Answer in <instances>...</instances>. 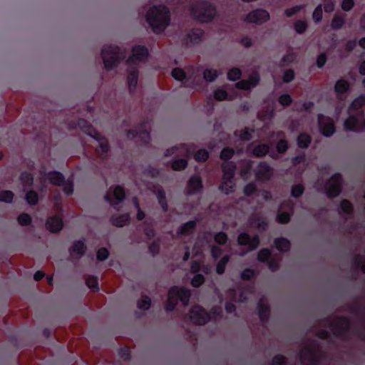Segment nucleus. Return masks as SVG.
<instances>
[{
  "label": "nucleus",
  "mask_w": 365,
  "mask_h": 365,
  "mask_svg": "<svg viewBox=\"0 0 365 365\" xmlns=\"http://www.w3.org/2000/svg\"><path fill=\"white\" fill-rule=\"evenodd\" d=\"M124 197L125 192L123 188L117 185L113 188H110L105 197L111 205L118 209L117 205L123 200Z\"/></svg>",
  "instance_id": "4468645a"
},
{
  "label": "nucleus",
  "mask_w": 365,
  "mask_h": 365,
  "mask_svg": "<svg viewBox=\"0 0 365 365\" xmlns=\"http://www.w3.org/2000/svg\"><path fill=\"white\" fill-rule=\"evenodd\" d=\"M235 165L232 162H225L222 164V182L220 186V190L225 194H229L234 190L235 182L233 181Z\"/></svg>",
  "instance_id": "6e6552de"
},
{
  "label": "nucleus",
  "mask_w": 365,
  "mask_h": 365,
  "mask_svg": "<svg viewBox=\"0 0 365 365\" xmlns=\"http://www.w3.org/2000/svg\"><path fill=\"white\" fill-rule=\"evenodd\" d=\"M138 71L137 67H128V85L130 92L135 90L138 83Z\"/></svg>",
  "instance_id": "5701e85b"
},
{
  "label": "nucleus",
  "mask_w": 365,
  "mask_h": 365,
  "mask_svg": "<svg viewBox=\"0 0 365 365\" xmlns=\"http://www.w3.org/2000/svg\"><path fill=\"white\" fill-rule=\"evenodd\" d=\"M355 5L354 0H342L341 8L343 11L347 12L351 11Z\"/></svg>",
  "instance_id": "13d9d810"
},
{
  "label": "nucleus",
  "mask_w": 365,
  "mask_h": 365,
  "mask_svg": "<svg viewBox=\"0 0 365 365\" xmlns=\"http://www.w3.org/2000/svg\"><path fill=\"white\" fill-rule=\"evenodd\" d=\"M190 297V291L183 287H173L168 292V299L166 304V309L172 311L175 309L178 300L184 305H187Z\"/></svg>",
  "instance_id": "423d86ee"
},
{
  "label": "nucleus",
  "mask_w": 365,
  "mask_h": 365,
  "mask_svg": "<svg viewBox=\"0 0 365 365\" xmlns=\"http://www.w3.org/2000/svg\"><path fill=\"white\" fill-rule=\"evenodd\" d=\"M172 76L177 81H181L185 80V84H187V81L190 78L187 73L182 69L177 68L173 70Z\"/></svg>",
  "instance_id": "72a5a7b5"
},
{
  "label": "nucleus",
  "mask_w": 365,
  "mask_h": 365,
  "mask_svg": "<svg viewBox=\"0 0 365 365\" xmlns=\"http://www.w3.org/2000/svg\"><path fill=\"white\" fill-rule=\"evenodd\" d=\"M341 178L339 174L334 175L325 186L327 195L329 197L337 196L341 191Z\"/></svg>",
  "instance_id": "ddd939ff"
},
{
  "label": "nucleus",
  "mask_w": 365,
  "mask_h": 365,
  "mask_svg": "<svg viewBox=\"0 0 365 365\" xmlns=\"http://www.w3.org/2000/svg\"><path fill=\"white\" fill-rule=\"evenodd\" d=\"M214 98L217 101L231 100L232 98L228 96L227 92L223 89H217L214 93Z\"/></svg>",
  "instance_id": "603ef678"
},
{
  "label": "nucleus",
  "mask_w": 365,
  "mask_h": 365,
  "mask_svg": "<svg viewBox=\"0 0 365 365\" xmlns=\"http://www.w3.org/2000/svg\"><path fill=\"white\" fill-rule=\"evenodd\" d=\"M220 75V73L214 68H207L203 71V78L207 82H213Z\"/></svg>",
  "instance_id": "f704fd0d"
},
{
  "label": "nucleus",
  "mask_w": 365,
  "mask_h": 365,
  "mask_svg": "<svg viewBox=\"0 0 365 365\" xmlns=\"http://www.w3.org/2000/svg\"><path fill=\"white\" fill-rule=\"evenodd\" d=\"M86 247L83 242L77 241L76 242L72 247V252L76 254L78 256H81L85 252Z\"/></svg>",
  "instance_id": "ea45409f"
},
{
  "label": "nucleus",
  "mask_w": 365,
  "mask_h": 365,
  "mask_svg": "<svg viewBox=\"0 0 365 365\" xmlns=\"http://www.w3.org/2000/svg\"><path fill=\"white\" fill-rule=\"evenodd\" d=\"M294 29L297 34H302L306 31L307 23L305 21L298 20L294 24Z\"/></svg>",
  "instance_id": "79ce46f5"
},
{
  "label": "nucleus",
  "mask_w": 365,
  "mask_h": 365,
  "mask_svg": "<svg viewBox=\"0 0 365 365\" xmlns=\"http://www.w3.org/2000/svg\"><path fill=\"white\" fill-rule=\"evenodd\" d=\"M21 181L24 186H30L33 183V178L31 174L24 173L21 174Z\"/></svg>",
  "instance_id": "bf43d9fd"
},
{
  "label": "nucleus",
  "mask_w": 365,
  "mask_h": 365,
  "mask_svg": "<svg viewBox=\"0 0 365 365\" xmlns=\"http://www.w3.org/2000/svg\"><path fill=\"white\" fill-rule=\"evenodd\" d=\"M46 228L51 232H56L61 230L63 227L62 220L58 217H53L48 219Z\"/></svg>",
  "instance_id": "a878e982"
},
{
  "label": "nucleus",
  "mask_w": 365,
  "mask_h": 365,
  "mask_svg": "<svg viewBox=\"0 0 365 365\" xmlns=\"http://www.w3.org/2000/svg\"><path fill=\"white\" fill-rule=\"evenodd\" d=\"M292 101V99L289 94H283L279 98V103L284 106H289Z\"/></svg>",
  "instance_id": "0e129e2a"
},
{
  "label": "nucleus",
  "mask_w": 365,
  "mask_h": 365,
  "mask_svg": "<svg viewBox=\"0 0 365 365\" xmlns=\"http://www.w3.org/2000/svg\"><path fill=\"white\" fill-rule=\"evenodd\" d=\"M78 125L85 133L93 138L98 143L96 150L99 155H103L108 152L109 145L106 138L93 129L86 121L81 120Z\"/></svg>",
  "instance_id": "0eeeda50"
},
{
  "label": "nucleus",
  "mask_w": 365,
  "mask_h": 365,
  "mask_svg": "<svg viewBox=\"0 0 365 365\" xmlns=\"http://www.w3.org/2000/svg\"><path fill=\"white\" fill-rule=\"evenodd\" d=\"M128 138H139L143 143H148L150 138L149 133L145 129H140L139 131L130 130L128 132Z\"/></svg>",
  "instance_id": "cd10ccee"
},
{
  "label": "nucleus",
  "mask_w": 365,
  "mask_h": 365,
  "mask_svg": "<svg viewBox=\"0 0 365 365\" xmlns=\"http://www.w3.org/2000/svg\"><path fill=\"white\" fill-rule=\"evenodd\" d=\"M227 240V235L224 232H220L215 235V241L218 244H225Z\"/></svg>",
  "instance_id": "338daca9"
},
{
  "label": "nucleus",
  "mask_w": 365,
  "mask_h": 365,
  "mask_svg": "<svg viewBox=\"0 0 365 365\" xmlns=\"http://www.w3.org/2000/svg\"><path fill=\"white\" fill-rule=\"evenodd\" d=\"M145 19L153 32L159 34L163 31L170 24V11L165 6H153L147 11Z\"/></svg>",
  "instance_id": "f257e3e1"
},
{
  "label": "nucleus",
  "mask_w": 365,
  "mask_h": 365,
  "mask_svg": "<svg viewBox=\"0 0 365 365\" xmlns=\"http://www.w3.org/2000/svg\"><path fill=\"white\" fill-rule=\"evenodd\" d=\"M195 227V221L187 222L180 227L179 231L178 232V235L179 236L188 235L193 232Z\"/></svg>",
  "instance_id": "7c9ffc66"
},
{
  "label": "nucleus",
  "mask_w": 365,
  "mask_h": 365,
  "mask_svg": "<svg viewBox=\"0 0 365 365\" xmlns=\"http://www.w3.org/2000/svg\"><path fill=\"white\" fill-rule=\"evenodd\" d=\"M321 4L322 5V8H324V11L327 13L332 12L336 6V2L334 0H322V3Z\"/></svg>",
  "instance_id": "49530a36"
},
{
  "label": "nucleus",
  "mask_w": 365,
  "mask_h": 365,
  "mask_svg": "<svg viewBox=\"0 0 365 365\" xmlns=\"http://www.w3.org/2000/svg\"><path fill=\"white\" fill-rule=\"evenodd\" d=\"M346 130L360 132L365 127V120L363 113H354L349 111V117L344 123Z\"/></svg>",
  "instance_id": "1a4fd4ad"
},
{
  "label": "nucleus",
  "mask_w": 365,
  "mask_h": 365,
  "mask_svg": "<svg viewBox=\"0 0 365 365\" xmlns=\"http://www.w3.org/2000/svg\"><path fill=\"white\" fill-rule=\"evenodd\" d=\"M258 308L260 319L262 320H265L269 315V308L262 299L260 300Z\"/></svg>",
  "instance_id": "58836bf2"
},
{
  "label": "nucleus",
  "mask_w": 365,
  "mask_h": 365,
  "mask_svg": "<svg viewBox=\"0 0 365 365\" xmlns=\"http://www.w3.org/2000/svg\"><path fill=\"white\" fill-rule=\"evenodd\" d=\"M241 71L239 68H235L229 71L227 73V78L230 81L238 80L241 76Z\"/></svg>",
  "instance_id": "6e6d98bb"
},
{
  "label": "nucleus",
  "mask_w": 365,
  "mask_h": 365,
  "mask_svg": "<svg viewBox=\"0 0 365 365\" xmlns=\"http://www.w3.org/2000/svg\"><path fill=\"white\" fill-rule=\"evenodd\" d=\"M349 90V83L344 79L338 80L334 86V91L336 97L340 100H345Z\"/></svg>",
  "instance_id": "aec40b11"
},
{
  "label": "nucleus",
  "mask_w": 365,
  "mask_h": 365,
  "mask_svg": "<svg viewBox=\"0 0 365 365\" xmlns=\"http://www.w3.org/2000/svg\"><path fill=\"white\" fill-rule=\"evenodd\" d=\"M272 174V168L265 163H260L255 170L256 178L259 181L269 180Z\"/></svg>",
  "instance_id": "dca6fc26"
},
{
  "label": "nucleus",
  "mask_w": 365,
  "mask_h": 365,
  "mask_svg": "<svg viewBox=\"0 0 365 365\" xmlns=\"http://www.w3.org/2000/svg\"><path fill=\"white\" fill-rule=\"evenodd\" d=\"M310 141L311 138L309 135L304 133H302L298 137L297 144L299 147L305 148L308 147L309 144L310 143Z\"/></svg>",
  "instance_id": "a19ab883"
},
{
  "label": "nucleus",
  "mask_w": 365,
  "mask_h": 365,
  "mask_svg": "<svg viewBox=\"0 0 365 365\" xmlns=\"http://www.w3.org/2000/svg\"><path fill=\"white\" fill-rule=\"evenodd\" d=\"M269 19V13L263 9H254L242 18V21L245 23L257 25L263 24L268 21Z\"/></svg>",
  "instance_id": "9d476101"
},
{
  "label": "nucleus",
  "mask_w": 365,
  "mask_h": 365,
  "mask_svg": "<svg viewBox=\"0 0 365 365\" xmlns=\"http://www.w3.org/2000/svg\"><path fill=\"white\" fill-rule=\"evenodd\" d=\"M254 130L252 129L246 128L244 130H237L235 133L236 138H238L241 141H247L252 138V133Z\"/></svg>",
  "instance_id": "c9c22d12"
},
{
  "label": "nucleus",
  "mask_w": 365,
  "mask_h": 365,
  "mask_svg": "<svg viewBox=\"0 0 365 365\" xmlns=\"http://www.w3.org/2000/svg\"><path fill=\"white\" fill-rule=\"evenodd\" d=\"M40 182L43 187H46L48 183L55 185H62L64 192L66 195L73 193V185L70 180L63 181L62 174L58 172H48L46 173L45 169L42 168L39 170L38 176Z\"/></svg>",
  "instance_id": "f03ea898"
},
{
  "label": "nucleus",
  "mask_w": 365,
  "mask_h": 365,
  "mask_svg": "<svg viewBox=\"0 0 365 365\" xmlns=\"http://www.w3.org/2000/svg\"><path fill=\"white\" fill-rule=\"evenodd\" d=\"M304 7H305L304 4L296 5L291 8H288V9H285L284 14L287 17H291V16L297 14L298 12H299L301 10H302Z\"/></svg>",
  "instance_id": "a18cd8bd"
},
{
  "label": "nucleus",
  "mask_w": 365,
  "mask_h": 365,
  "mask_svg": "<svg viewBox=\"0 0 365 365\" xmlns=\"http://www.w3.org/2000/svg\"><path fill=\"white\" fill-rule=\"evenodd\" d=\"M208 153L205 149L199 150L195 154V159L196 161L198 162H204L208 158Z\"/></svg>",
  "instance_id": "5fc2aeb1"
},
{
  "label": "nucleus",
  "mask_w": 365,
  "mask_h": 365,
  "mask_svg": "<svg viewBox=\"0 0 365 365\" xmlns=\"http://www.w3.org/2000/svg\"><path fill=\"white\" fill-rule=\"evenodd\" d=\"M148 56V50L144 46H136L132 50V54L127 61L128 67H137Z\"/></svg>",
  "instance_id": "9b49d317"
},
{
  "label": "nucleus",
  "mask_w": 365,
  "mask_h": 365,
  "mask_svg": "<svg viewBox=\"0 0 365 365\" xmlns=\"http://www.w3.org/2000/svg\"><path fill=\"white\" fill-rule=\"evenodd\" d=\"M204 32L202 30L196 29L190 31L187 34L186 43L195 44L198 43L203 39Z\"/></svg>",
  "instance_id": "393cba45"
},
{
  "label": "nucleus",
  "mask_w": 365,
  "mask_h": 365,
  "mask_svg": "<svg viewBox=\"0 0 365 365\" xmlns=\"http://www.w3.org/2000/svg\"><path fill=\"white\" fill-rule=\"evenodd\" d=\"M14 198V194L11 191L4 190L0 192V202H11Z\"/></svg>",
  "instance_id": "09e8293b"
},
{
  "label": "nucleus",
  "mask_w": 365,
  "mask_h": 365,
  "mask_svg": "<svg viewBox=\"0 0 365 365\" xmlns=\"http://www.w3.org/2000/svg\"><path fill=\"white\" fill-rule=\"evenodd\" d=\"M304 192V187L302 185H296L292 188V195L294 197H298Z\"/></svg>",
  "instance_id": "e2e57ef3"
},
{
  "label": "nucleus",
  "mask_w": 365,
  "mask_h": 365,
  "mask_svg": "<svg viewBox=\"0 0 365 365\" xmlns=\"http://www.w3.org/2000/svg\"><path fill=\"white\" fill-rule=\"evenodd\" d=\"M300 359L303 365H314L317 361L315 350L312 346H306L300 352Z\"/></svg>",
  "instance_id": "f3484780"
},
{
  "label": "nucleus",
  "mask_w": 365,
  "mask_h": 365,
  "mask_svg": "<svg viewBox=\"0 0 365 365\" xmlns=\"http://www.w3.org/2000/svg\"><path fill=\"white\" fill-rule=\"evenodd\" d=\"M187 165L185 159H176L172 163V168L175 170H182L186 168Z\"/></svg>",
  "instance_id": "de8ad7c7"
},
{
  "label": "nucleus",
  "mask_w": 365,
  "mask_h": 365,
  "mask_svg": "<svg viewBox=\"0 0 365 365\" xmlns=\"http://www.w3.org/2000/svg\"><path fill=\"white\" fill-rule=\"evenodd\" d=\"M287 207L291 210L292 208V203L290 201H288L287 203H283L281 205L277 215V220L280 223H287L289 221V214L284 211V209H285Z\"/></svg>",
  "instance_id": "bb28decb"
},
{
  "label": "nucleus",
  "mask_w": 365,
  "mask_h": 365,
  "mask_svg": "<svg viewBox=\"0 0 365 365\" xmlns=\"http://www.w3.org/2000/svg\"><path fill=\"white\" fill-rule=\"evenodd\" d=\"M154 193L162 209L165 211H168V204L165 198V191L161 187H156L154 190Z\"/></svg>",
  "instance_id": "c85d7f7f"
},
{
  "label": "nucleus",
  "mask_w": 365,
  "mask_h": 365,
  "mask_svg": "<svg viewBox=\"0 0 365 365\" xmlns=\"http://www.w3.org/2000/svg\"><path fill=\"white\" fill-rule=\"evenodd\" d=\"M125 52L116 46L106 45L101 51V56L106 70H112L124 58Z\"/></svg>",
  "instance_id": "7ed1b4c3"
},
{
  "label": "nucleus",
  "mask_w": 365,
  "mask_h": 365,
  "mask_svg": "<svg viewBox=\"0 0 365 365\" xmlns=\"http://www.w3.org/2000/svg\"><path fill=\"white\" fill-rule=\"evenodd\" d=\"M257 259L260 262H267L269 268L272 271H274L278 268V262L271 258L270 257V252L267 249H264L259 251Z\"/></svg>",
  "instance_id": "4be33fe9"
},
{
  "label": "nucleus",
  "mask_w": 365,
  "mask_h": 365,
  "mask_svg": "<svg viewBox=\"0 0 365 365\" xmlns=\"http://www.w3.org/2000/svg\"><path fill=\"white\" fill-rule=\"evenodd\" d=\"M295 78V73L292 69L286 70L282 75V81L284 83H289Z\"/></svg>",
  "instance_id": "864d4df0"
},
{
  "label": "nucleus",
  "mask_w": 365,
  "mask_h": 365,
  "mask_svg": "<svg viewBox=\"0 0 365 365\" xmlns=\"http://www.w3.org/2000/svg\"><path fill=\"white\" fill-rule=\"evenodd\" d=\"M31 222V217L28 214H21L18 217V222L21 225H29Z\"/></svg>",
  "instance_id": "052dcab7"
},
{
  "label": "nucleus",
  "mask_w": 365,
  "mask_h": 365,
  "mask_svg": "<svg viewBox=\"0 0 365 365\" xmlns=\"http://www.w3.org/2000/svg\"><path fill=\"white\" fill-rule=\"evenodd\" d=\"M345 23V16L341 14H336L331 22V27L334 30L340 29Z\"/></svg>",
  "instance_id": "c756f323"
},
{
  "label": "nucleus",
  "mask_w": 365,
  "mask_h": 365,
  "mask_svg": "<svg viewBox=\"0 0 365 365\" xmlns=\"http://www.w3.org/2000/svg\"><path fill=\"white\" fill-rule=\"evenodd\" d=\"M276 148H277V150L278 153H284L288 148L287 142L284 139H280L279 141L277 144Z\"/></svg>",
  "instance_id": "680f3d73"
},
{
  "label": "nucleus",
  "mask_w": 365,
  "mask_h": 365,
  "mask_svg": "<svg viewBox=\"0 0 365 365\" xmlns=\"http://www.w3.org/2000/svg\"><path fill=\"white\" fill-rule=\"evenodd\" d=\"M259 81V76L257 73H253L249 77L248 80H242L237 82L235 86L240 89L250 90L255 88Z\"/></svg>",
  "instance_id": "412c9836"
},
{
  "label": "nucleus",
  "mask_w": 365,
  "mask_h": 365,
  "mask_svg": "<svg viewBox=\"0 0 365 365\" xmlns=\"http://www.w3.org/2000/svg\"><path fill=\"white\" fill-rule=\"evenodd\" d=\"M204 282V277L202 274H197L194 276L192 279L191 284L193 287H197Z\"/></svg>",
  "instance_id": "69168bd1"
},
{
  "label": "nucleus",
  "mask_w": 365,
  "mask_h": 365,
  "mask_svg": "<svg viewBox=\"0 0 365 365\" xmlns=\"http://www.w3.org/2000/svg\"><path fill=\"white\" fill-rule=\"evenodd\" d=\"M193 148L192 146L180 144L178 145H175L171 147L170 148L166 150L165 153V156H189L193 151Z\"/></svg>",
  "instance_id": "2eb2a0df"
},
{
  "label": "nucleus",
  "mask_w": 365,
  "mask_h": 365,
  "mask_svg": "<svg viewBox=\"0 0 365 365\" xmlns=\"http://www.w3.org/2000/svg\"><path fill=\"white\" fill-rule=\"evenodd\" d=\"M355 263L359 269L365 273V259L363 256H358L356 258Z\"/></svg>",
  "instance_id": "774afa93"
},
{
  "label": "nucleus",
  "mask_w": 365,
  "mask_h": 365,
  "mask_svg": "<svg viewBox=\"0 0 365 365\" xmlns=\"http://www.w3.org/2000/svg\"><path fill=\"white\" fill-rule=\"evenodd\" d=\"M26 200L30 205H36L38 201V194L34 191H29L26 194Z\"/></svg>",
  "instance_id": "8fccbe9b"
},
{
  "label": "nucleus",
  "mask_w": 365,
  "mask_h": 365,
  "mask_svg": "<svg viewBox=\"0 0 365 365\" xmlns=\"http://www.w3.org/2000/svg\"><path fill=\"white\" fill-rule=\"evenodd\" d=\"M230 260V257L227 255L224 256L217 263L216 267V272L219 274H222L224 273L225 269V266Z\"/></svg>",
  "instance_id": "37998d69"
},
{
  "label": "nucleus",
  "mask_w": 365,
  "mask_h": 365,
  "mask_svg": "<svg viewBox=\"0 0 365 365\" xmlns=\"http://www.w3.org/2000/svg\"><path fill=\"white\" fill-rule=\"evenodd\" d=\"M130 220L128 214H124L120 216H113L112 217V223L116 227H123L126 225Z\"/></svg>",
  "instance_id": "e433bc0d"
},
{
  "label": "nucleus",
  "mask_w": 365,
  "mask_h": 365,
  "mask_svg": "<svg viewBox=\"0 0 365 365\" xmlns=\"http://www.w3.org/2000/svg\"><path fill=\"white\" fill-rule=\"evenodd\" d=\"M237 242L240 245H247L250 250H255L259 245V240L257 236L251 238L245 232L240 233L237 238Z\"/></svg>",
  "instance_id": "a211bd4d"
},
{
  "label": "nucleus",
  "mask_w": 365,
  "mask_h": 365,
  "mask_svg": "<svg viewBox=\"0 0 365 365\" xmlns=\"http://www.w3.org/2000/svg\"><path fill=\"white\" fill-rule=\"evenodd\" d=\"M202 188V180L199 176L192 177L187 183V194H195L200 192Z\"/></svg>",
  "instance_id": "b1692460"
},
{
  "label": "nucleus",
  "mask_w": 365,
  "mask_h": 365,
  "mask_svg": "<svg viewBox=\"0 0 365 365\" xmlns=\"http://www.w3.org/2000/svg\"><path fill=\"white\" fill-rule=\"evenodd\" d=\"M221 309L219 307L212 309L211 314H207L204 309L200 306H194L192 307L189 317L190 321L196 324H204L210 319H217L220 317Z\"/></svg>",
  "instance_id": "39448f33"
},
{
  "label": "nucleus",
  "mask_w": 365,
  "mask_h": 365,
  "mask_svg": "<svg viewBox=\"0 0 365 365\" xmlns=\"http://www.w3.org/2000/svg\"><path fill=\"white\" fill-rule=\"evenodd\" d=\"M365 104V97L361 96L356 98L351 104L349 111L354 113H362L359 110V108L362 107Z\"/></svg>",
  "instance_id": "2f4dec72"
},
{
  "label": "nucleus",
  "mask_w": 365,
  "mask_h": 365,
  "mask_svg": "<svg viewBox=\"0 0 365 365\" xmlns=\"http://www.w3.org/2000/svg\"><path fill=\"white\" fill-rule=\"evenodd\" d=\"M275 245L278 250L285 252L289 249L290 243L289 240L285 238H279L276 239Z\"/></svg>",
  "instance_id": "4c0bfd02"
},
{
  "label": "nucleus",
  "mask_w": 365,
  "mask_h": 365,
  "mask_svg": "<svg viewBox=\"0 0 365 365\" xmlns=\"http://www.w3.org/2000/svg\"><path fill=\"white\" fill-rule=\"evenodd\" d=\"M270 147L264 143L255 145L252 149V153L256 157H262L268 153Z\"/></svg>",
  "instance_id": "473e14b6"
},
{
  "label": "nucleus",
  "mask_w": 365,
  "mask_h": 365,
  "mask_svg": "<svg viewBox=\"0 0 365 365\" xmlns=\"http://www.w3.org/2000/svg\"><path fill=\"white\" fill-rule=\"evenodd\" d=\"M323 18L322 5L319 4L312 13V19L315 23H319Z\"/></svg>",
  "instance_id": "c03bdc74"
},
{
  "label": "nucleus",
  "mask_w": 365,
  "mask_h": 365,
  "mask_svg": "<svg viewBox=\"0 0 365 365\" xmlns=\"http://www.w3.org/2000/svg\"><path fill=\"white\" fill-rule=\"evenodd\" d=\"M192 15L201 22L212 21L216 14L215 6L207 1H197L191 6Z\"/></svg>",
  "instance_id": "20e7f679"
},
{
  "label": "nucleus",
  "mask_w": 365,
  "mask_h": 365,
  "mask_svg": "<svg viewBox=\"0 0 365 365\" xmlns=\"http://www.w3.org/2000/svg\"><path fill=\"white\" fill-rule=\"evenodd\" d=\"M319 128L322 134L330 137L335 133V125L333 120L323 115L318 116Z\"/></svg>",
  "instance_id": "f8f14e48"
},
{
  "label": "nucleus",
  "mask_w": 365,
  "mask_h": 365,
  "mask_svg": "<svg viewBox=\"0 0 365 365\" xmlns=\"http://www.w3.org/2000/svg\"><path fill=\"white\" fill-rule=\"evenodd\" d=\"M150 299L144 296L138 302V307L142 310L148 309L150 306Z\"/></svg>",
  "instance_id": "3c124183"
},
{
  "label": "nucleus",
  "mask_w": 365,
  "mask_h": 365,
  "mask_svg": "<svg viewBox=\"0 0 365 365\" xmlns=\"http://www.w3.org/2000/svg\"><path fill=\"white\" fill-rule=\"evenodd\" d=\"M87 286L93 291H98V279L96 277L90 276L86 279Z\"/></svg>",
  "instance_id": "4d7b16f0"
},
{
  "label": "nucleus",
  "mask_w": 365,
  "mask_h": 365,
  "mask_svg": "<svg viewBox=\"0 0 365 365\" xmlns=\"http://www.w3.org/2000/svg\"><path fill=\"white\" fill-rule=\"evenodd\" d=\"M349 321L346 318H337L331 323V329L334 334L339 335L349 329Z\"/></svg>",
  "instance_id": "6ab92c4d"
}]
</instances>
